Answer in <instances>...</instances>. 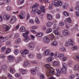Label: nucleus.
Here are the masks:
<instances>
[{
	"mask_svg": "<svg viewBox=\"0 0 79 79\" xmlns=\"http://www.w3.org/2000/svg\"><path fill=\"white\" fill-rule=\"evenodd\" d=\"M29 63V62L27 61L25 62L24 63V64H23V66L24 67H27V65H28Z\"/></svg>",
	"mask_w": 79,
	"mask_h": 79,
	"instance_id": "obj_35",
	"label": "nucleus"
},
{
	"mask_svg": "<svg viewBox=\"0 0 79 79\" xmlns=\"http://www.w3.org/2000/svg\"><path fill=\"white\" fill-rule=\"evenodd\" d=\"M44 41L46 43H49L50 42V40L47 37L45 36L44 38Z\"/></svg>",
	"mask_w": 79,
	"mask_h": 79,
	"instance_id": "obj_13",
	"label": "nucleus"
},
{
	"mask_svg": "<svg viewBox=\"0 0 79 79\" xmlns=\"http://www.w3.org/2000/svg\"><path fill=\"white\" fill-rule=\"evenodd\" d=\"M0 39H1L0 42H4V40H5V38L3 37H2V36H0Z\"/></svg>",
	"mask_w": 79,
	"mask_h": 79,
	"instance_id": "obj_32",
	"label": "nucleus"
},
{
	"mask_svg": "<svg viewBox=\"0 0 79 79\" xmlns=\"http://www.w3.org/2000/svg\"><path fill=\"white\" fill-rule=\"evenodd\" d=\"M16 21V18L15 17H13L10 20V24H13Z\"/></svg>",
	"mask_w": 79,
	"mask_h": 79,
	"instance_id": "obj_7",
	"label": "nucleus"
},
{
	"mask_svg": "<svg viewBox=\"0 0 79 79\" xmlns=\"http://www.w3.org/2000/svg\"><path fill=\"white\" fill-rule=\"evenodd\" d=\"M10 71L11 73L13 74V73H15V69L13 68H10Z\"/></svg>",
	"mask_w": 79,
	"mask_h": 79,
	"instance_id": "obj_26",
	"label": "nucleus"
},
{
	"mask_svg": "<svg viewBox=\"0 0 79 79\" xmlns=\"http://www.w3.org/2000/svg\"><path fill=\"white\" fill-rule=\"evenodd\" d=\"M46 32L47 34H48V33L52 32V29L51 28H48L46 30Z\"/></svg>",
	"mask_w": 79,
	"mask_h": 79,
	"instance_id": "obj_33",
	"label": "nucleus"
},
{
	"mask_svg": "<svg viewBox=\"0 0 79 79\" xmlns=\"http://www.w3.org/2000/svg\"><path fill=\"white\" fill-rule=\"evenodd\" d=\"M29 21V22L30 23H31V24H34V21L32 19H30Z\"/></svg>",
	"mask_w": 79,
	"mask_h": 79,
	"instance_id": "obj_50",
	"label": "nucleus"
},
{
	"mask_svg": "<svg viewBox=\"0 0 79 79\" xmlns=\"http://www.w3.org/2000/svg\"><path fill=\"white\" fill-rule=\"evenodd\" d=\"M60 15L59 14H57L56 16V18L57 19H59L60 18Z\"/></svg>",
	"mask_w": 79,
	"mask_h": 79,
	"instance_id": "obj_56",
	"label": "nucleus"
},
{
	"mask_svg": "<svg viewBox=\"0 0 79 79\" xmlns=\"http://www.w3.org/2000/svg\"><path fill=\"white\" fill-rule=\"evenodd\" d=\"M47 18L48 19H49V20H52V15H50V14H48L47 15Z\"/></svg>",
	"mask_w": 79,
	"mask_h": 79,
	"instance_id": "obj_29",
	"label": "nucleus"
},
{
	"mask_svg": "<svg viewBox=\"0 0 79 79\" xmlns=\"http://www.w3.org/2000/svg\"><path fill=\"white\" fill-rule=\"evenodd\" d=\"M21 15H19V18H20V19H23L24 18L23 17H25V16H26V14H25V12L24 11H22L21 12Z\"/></svg>",
	"mask_w": 79,
	"mask_h": 79,
	"instance_id": "obj_8",
	"label": "nucleus"
},
{
	"mask_svg": "<svg viewBox=\"0 0 79 79\" xmlns=\"http://www.w3.org/2000/svg\"><path fill=\"white\" fill-rule=\"evenodd\" d=\"M37 57L38 58L40 59L42 58V54L40 53H38L37 54Z\"/></svg>",
	"mask_w": 79,
	"mask_h": 79,
	"instance_id": "obj_30",
	"label": "nucleus"
},
{
	"mask_svg": "<svg viewBox=\"0 0 79 79\" xmlns=\"http://www.w3.org/2000/svg\"><path fill=\"white\" fill-rule=\"evenodd\" d=\"M56 79V77H53V76H52L49 78L48 79Z\"/></svg>",
	"mask_w": 79,
	"mask_h": 79,
	"instance_id": "obj_64",
	"label": "nucleus"
},
{
	"mask_svg": "<svg viewBox=\"0 0 79 79\" xmlns=\"http://www.w3.org/2000/svg\"><path fill=\"white\" fill-rule=\"evenodd\" d=\"M75 10H77V11H79V6H77L75 7Z\"/></svg>",
	"mask_w": 79,
	"mask_h": 79,
	"instance_id": "obj_63",
	"label": "nucleus"
},
{
	"mask_svg": "<svg viewBox=\"0 0 79 79\" xmlns=\"http://www.w3.org/2000/svg\"><path fill=\"white\" fill-rule=\"evenodd\" d=\"M40 78L41 79H44V75H40Z\"/></svg>",
	"mask_w": 79,
	"mask_h": 79,
	"instance_id": "obj_57",
	"label": "nucleus"
},
{
	"mask_svg": "<svg viewBox=\"0 0 79 79\" xmlns=\"http://www.w3.org/2000/svg\"><path fill=\"white\" fill-rule=\"evenodd\" d=\"M15 76L16 77H19V76H20V74L19 73H16L15 74Z\"/></svg>",
	"mask_w": 79,
	"mask_h": 79,
	"instance_id": "obj_62",
	"label": "nucleus"
},
{
	"mask_svg": "<svg viewBox=\"0 0 79 79\" xmlns=\"http://www.w3.org/2000/svg\"><path fill=\"white\" fill-rule=\"evenodd\" d=\"M63 34L64 35L66 36L69 35V32L68 30H64L63 31Z\"/></svg>",
	"mask_w": 79,
	"mask_h": 79,
	"instance_id": "obj_6",
	"label": "nucleus"
},
{
	"mask_svg": "<svg viewBox=\"0 0 79 79\" xmlns=\"http://www.w3.org/2000/svg\"><path fill=\"white\" fill-rule=\"evenodd\" d=\"M60 50L62 52H65L66 51V49L63 46H61L60 48Z\"/></svg>",
	"mask_w": 79,
	"mask_h": 79,
	"instance_id": "obj_25",
	"label": "nucleus"
},
{
	"mask_svg": "<svg viewBox=\"0 0 79 79\" xmlns=\"http://www.w3.org/2000/svg\"><path fill=\"white\" fill-rule=\"evenodd\" d=\"M64 55L63 53H61L60 54L59 58H63L64 57Z\"/></svg>",
	"mask_w": 79,
	"mask_h": 79,
	"instance_id": "obj_40",
	"label": "nucleus"
},
{
	"mask_svg": "<svg viewBox=\"0 0 79 79\" xmlns=\"http://www.w3.org/2000/svg\"><path fill=\"white\" fill-rule=\"evenodd\" d=\"M24 1V0H19L18 2L19 4H21V3H22Z\"/></svg>",
	"mask_w": 79,
	"mask_h": 79,
	"instance_id": "obj_43",
	"label": "nucleus"
},
{
	"mask_svg": "<svg viewBox=\"0 0 79 79\" xmlns=\"http://www.w3.org/2000/svg\"><path fill=\"white\" fill-rule=\"evenodd\" d=\"M10 2V1L9 0H5L4 2L5 3H9V2Z\"/></svg>",
	"mask_w": 79,
	"mask_h": 79,
	"instance_id": "obj_61",
	"label": "nucleus"
},
{
	"mask_svg": "<svg viewBox=\"0 0 79 79\" xmlns=\"http://www.w3.org/2000/svg\"><path fill=\"white\" fill-rule=\"evenodd\" d=\"M11 6H8L7 7L6 10L8 11H10L11 10Z\"/></svg>",
	"mask_w": 79,
	"mask_h": 79,
	"instance_id": "obj_38",
	"label": "nucleus"
},
{
	"mask_svg": "<svg viewBox=\"0 0 79 79\" xmlns=\"http://www.w3.org/2000/svg\"><path fill=\"white\" fill-rule=\"evenodd\" d=\"M28 56L30 58H33L34 56L33 55V54L32 53H30L28 54Z\"/></svg>",
	"mask_w": 79,
	"mask_h": 79,
	"instance_id": "obj_19",
	"label": "nucleus"
},
{
	"mask_svg": "<svg viewBox=\"0 0 79 79\" xmlns=\"http://www.w3.org/2000/svg\"><path fill=\"white\" fill-rule=\"evenodd\" d=\"M19 72L22 74H24L26 73V70L23 69H19Z\"/></svg>",
	"mask_w": 79,
	"mask_h": 79,
	"instance_id": "obj_15",
	"label": "nucleus"
},
{
	"mask_svg": "<svg viewBox=\"0 0 79 79\" xmlns=\"http://www.w3.org/2000/svg\"><path fill=\"white\" fill-rule=\"evenodd\" d=\"M48 72L49 73V74L48 75V76H52L54 74V71L53 70V69L51 68H49L48 69Z\"/></svg>",
	"mask_w": 79,
	"mask_h": 79,
	"instance_id": "obj_3",
	"label": "nucleus"
},
{
	"mask_svg": "<svg viewBox=\"0 0 79 79\" xmlns=\"http://www.w3.org/2000/svg\"><path fill=\"white\" fill-rule=\"evenodd\" d=\"M6 46H4V47H3L1 48L2 51V52H4V51H5V50H6Z\"/></svg>",
	"mask_w": 79,
	"mask_h": 79,
	"instance_id": "obj_47",
	"label": "nucleus"
},
{
	"mask_svg": "<svg viewBox=\"0 0 79 79\" xmlns=\"http://www.w3.org/2000/svg\"><path fill=\"white\" fill-rule=\"evenodd\" d=\"M60 26H64V23L63 22H60L59 23Z\"/></svg>",
	"mask_w": 79,
	"mask_h": 79,
	"instance_id": "obj_51",
	"label": "nucleus"
},
{
	"mask_svg": "<svg viewBox=\"0 0 79 79\" xmlns=\"http://www.w3.org/2000/svg\"><path fill=\"white\" fill-rule=\"evenodd\" d=\"M66 57L65 56L63 57L62 59V61H65L66 59Z\"/></svg>",
	"mask_w": 79,
	"mask_h": 79,
	"instance_id": "obj_52",
	"label": "nucleus"
},
{
	"mask_svg": "<svg viewBox=\"0 0 79 79\" xmlns=\"http://www.w3.org/2000/svg\"><path fill=\"white\" fill-rule=\"evenodd\" d=\"M20 30L22 32H25L26 31V28L24 27H22L20 28Z\"/></svg>",
	"mask_w": 79,
	"mask_h": 79,
	"instance_id": "obj_24",
	"label": "nucleus"
},
{
	"mask_svg": "<svg viewBox=\"0 0 79 79\" xmlns=\"http://www.w3.org/2000/svg\"><path fill=\"white\" fill-rule=\"evenodd\" d=\"M29 33V31H27L26 33H24L23 34V36L25 38L24 40V41L25 42H29V41L30 40L29 37L27 35Z\"/></svg>",
	"mask_w": 79,
	"mask_h": 79,
	"instance_id": "obj_2",
	"label": "nucleus"
},
{
	"mask_svg": "<svg viewBox=\"0 0 79 79\" xmlns=\"http://www.w3.org/2000/svg\"><path fill=\"white\" fill-rule=\"evenodd\" d=\"M18 36H19V34H18V33L16 34L15 35L14 38L15 39H16V38H17V37H18Z\"/></svg>",
	"mask_w": 79,
	"mask_h": 79,
	"instance_id": "obj_54",
	"label": "nucleus"
},
{
	"mask_svg": "<svg viewBox=\"0 0 79 79\" xmlns=\"http://www.w3.org/2000/svg\"><path fill=\"white\" fill-rule=\"evenodd\" d=\"M3 19L4 20L7 21L10 19V16L7 14H6L4 15Z\"/></svg>",
	"mask_w": 79,
	"mask_h": 79,
	"instance_id": "obj_9",
	"label": "nucleus"
},
{
	"mask_svg": "<svg viewBox=\"0 0 79 79\" xmlns=\"http://www.w3.org/2000/svg\"><path fill=\"white\" fill-rule=\"evenodd\" d=\"M10 52H11V49H7L6 52L5 53L6 54H8V53H10Z\"/></svg>",
	"mask_w": 79,
	"mask_h": 79,
	"instance_id": "obj_41",
	"label": "nucleus"
},
{
	"mask_svg": "<svg viewBox=\"0 0 79 79\" xmlns=\"http://www.w3.org/2000/svg\"><path fill=\"white\" fill-rule=\"evenodd\" d=\"M56 6H62V5H63V3L60 1H58L57 2H56Z\"/></svg>",
	"mask_w": 79,
	"mask_h": 79,
	"instance_id": "obj_17",
	"label": "nucleus"
},
{
	"mask_svg": "<svg viewBox=\"0 0 79 79\" xmlns=\"http://www.w3.org/2000/svg\"><path fill=\"white\" fill-rule=\"evenodd\" d=\"M47 60L48 62H51L53 60V57H50L48 58Z\"/></svg>",
	"mask_w": 79,
	"mask_h": 79,
	"instance_id": "obj_22",
	"label": "nucleus"
},
{
	"mask_svg": "<svg viewBox=\"0 0 79 79\" xmlns=\"http://www.w3.org/2000/svg\"><path fill=\"white\" fill-rule=\"evenodd\" d=\"M53 64L54 65V66H59V63L58 61H54L53 62Z\"/></svg>",
	"mask_w": 79,
	"mask_h": 79,
	"instance_id": "obj_23",
	"label": "nucleus"
},
{
	"mask_svg": "<svg viewBox=\"0 0 79 79\" xmlns=\"http://www.w3.org/2000/svg\"><path fill=\"white\" fill-rule=\"evenodd\" d=\"M31 63H33V64H37V62L35 60H31Z\"/></svg>",
	"mask_w": 79,
	"mask_h": 79,
	"instance_id": "obj_49",
	"label": "nucleus"
},
{
	"mask_svg": "<svg viewBox=\"0 0 79 79\" xmlns=\"http://www.w3.org/2000/svg\"><path fill=\"white\" fill-rule=\"evenodd\" d=\"M57 44V42L56 41H54L53 42L51 43V45L53 46H56Z\"/></svg>",
	"mask_w": 79,
	"mask_h": 79,
	"instance_id": "obj_27",
	"label": "nucleus"
},
{
	"mask_svg": "<svg viewBox=\"0 0 79 79\" xmlns=\"http://www.w3.org/2000/svg\"><path fill=\"white\" fill-rule=\"evenodd\" d=\"M76 16L77 17H78V16H79V12L78 11H76Z\"/></svg>",
	"mask_w": 79,
	"mask_h": 79,
	"instance_id": "obj_59",
	"label": "nucleus"
},
{
	"mask_svg": "<svg viewBox=\"0 0 79 79\" xmlns=\"http://www.w3.org/2000/svg\"><path fill=\"white\" fill-rule=\"evenodd\" d=\"M7 58L10 62H13L15 60V58H14V57L11 55L8 56L7 57Z\"/></svg>",
	"mask_w": 79,
	"mask_h": 79,
	"instance_id": "obj_4",
	"label": "nucleus"
},
{
	"mask_svg": "<svg viewBox=\"0 0 79 79\" xmlns=\"http://www.w3.org/2000/svg\"><path fill=\"white\" fill-rule=\"evenodd\" d=\"M50 53V50L49 49H47L44 52L43 55L45 56H47L49 55Z\"/></svg>",
	"mask_w": 79,
	"mask_h": 79,
	"instance_id": "obj_5",
	"label": "nucleus"
},
{
	"mask_svg": "<svg viewBox=\"0 0 79 79\" xmlns=\"http://www.w3.org/2000/svg\"><path fill=\"white\" fill-rule=\"evenodd\" d=\"M20 41V40L19 39H18L17 40H16L15 42L16 44H19V43Z\"/></svg>",
	"mask_w": 79,
	"mask_h": 79,
	"instance_id": "obj_45",
	"label": "nucleus"
},
{
	"mask_svg": "<svg viewBox=\"0 0 79 79\" xmlns=\"http://www.w3.org/2000/svg\"><path fill=\"white\" fill-rule=\"evenodd\" d=\"M63 15H64L65 16H68L69 15L68 13V12L65 11H64Z\"/></svg>",
	"mask_w": 79,
	"mask_h": 79,
	"instance_id": "obj_36",
	"label": "nucleus"
},
{
	"mask_svg": "<svg viewBox=\"0 0 79 79\" xmlns=\"http://www.w3.org/2000/svg\"><path fill=\"white\" fill-rule=\"evenodd\" d=\"M49 39L51 40H53L54 39V35H51L50 36Z\"/></svg>",
	"mask_w": 79,
	"mask_h": 79,
	"instance_id": "obj_31",
	"label": "nucleus"
},
{
	"mask_svg": "<svg viewBox=\"0 0 79 79\" xmlns=\"http://www.w3.org/2000/svg\"><path fill=\"white\" fill-rule=\"evenodd\" d=\"M22 55L23 57H26V54L23 52L22 53Z\"/></svg>",
	"mask_w": 79,
	"mask_h": 79,
	"instance_id": "obj_58",
	"label": "nucleus"
},
{
	"mask_svg": "<svg viewBox=\"0 0 79 79\" xmlns=\"http://www.w3.org/2000/svg\"><path fill=\"white\" fill-rule=\"evenodd\" d=\"M75 76L74 75H71L69 76V77L70 79H73V78H74V77Z\"/></svg>",
	"mask_w": 79,
	"mask_h": 79,
	"instance_id": "obj_55",
	"label": "nucleus"
},
{
	"mask_svg": "<svg viewBox=\"0 0 79 79\" xmlns=\"http://www.w3.org/2000/svg\"><path fill=\"white\" fill-rule=\"evenodd\" d=\"M68 66L69 67H71L73 66V63L70 62L68 64Z\"/></svg>",
	"mask_w": 79,
	"mask_h": 79,
	"instance_id": "obj_53",
	"label": "nucleus"
},
{
	"mask_svg": "<svg viewBox=\"0 0 79 79\" xmlns=\"http://www.w3.org/2000/svg\"><path fill=\"white\" fill-rule=\"evenodd\" d=\"M40 8L43 13H45V8L44 6H40Z\"/></svg>",
	"mask_w": 79,
	"mask_h": 79,
	"instance_id": "obj_21",
	"label": "nucleus"
},
{
	"mask_svg": "<svg viewBox=\"0 0 79 79\" xmlns=\"http://www.w3.org/2000/svg\"><path fill=\"white\" fill-rule=\"evenodd\" d=\"M62 66L63 69H62L61 70L58 68L56 69L57 71V73L55 74L56 76H59L61 73H62L63 74H65L66 73V69L67 68V65L64 63H62Z\"/></svg>",
	"mask_w": 79,
	"mask_h": 79,
	"instance_id": "obj_1",
	"label": "nucleus"
},
{
	"mask_svg": "<svg viewBox=\"0 0 79 79\" xmlns=\"http://www.w3.org/2000/svg\"><path fill=\"white\" fill-rule=\"evenodd\" d=\"M19 52V50H18V49H16L15 52V53L16 55L17 54H18Z\"/></svg>",
	"mask_w": 79,
	"mask_h": 79,
	"instance_id": "obj_48",
	"label": "nucleus"
},
{
	"mask_svg": "<svg viewBox=\"0 0 79 79\" xmlns=\"http://www.w3.org/2000/svg\"><path fill=\"white\" fill-rule=\"evenodd\" d=\"M43 35V33H40L36 35V37H42Z\"/></svg>",
	"mask_w": 79,
	"mask_h": 79,
	"instance_id": "obj_37",
	"label": "nucleus"
},
{
	"mask_svg": "<svg viewBox=\"0 0 79 79\" xmlns=\"http://www.w3.org/2000/svg\"><path fill=\"white\" fill-rule=\"evenodd\" d=\"M3 28L5 29V31H8L10 29V27L6 25H4Z\"/></svg>",
	"mask_w": 79,
	"mask_h": 79,
	"instance_id": "obj_14",
	"label": "nucleus"
},
{
	"mask_svg": "<svg viewBox=\"0 0 79 79\" xmlns=\"http://www.w3.org/2000/svg\"><path fill=\"white\" fill-rule=\"evenodd\" d=\"M31 73L32 74H33V75H35V72L34 69H31Z\"/></svg>",
	"mask_w": 79,
	"mask_h": 79,
	"instance_id": "obj_39",
	"label": "nucleus"
},
{
	"mask_svg": "<svg viewBox=\"0 0 79 79\" xmlns=\"http://www.w3.org/2000/svg\"><path fill=\"white\" fill-rule=\"evenodd\" d=\"M52 23L50 22H48L47 23V26L48 27H50L51 26Z\"/></svg>",
	"mask_w": 79,
	"mask_h": 79,
	"instance_id": "obj_28",
	"label": "nucleus"
},
{
	"mask_svg": "<svg viewBox=\"0 0 79 79\" xmlns=\"http://www.w3.org/2000/svg\"><path fill=\"white\" fill-rule=\"evenodd\" d=\"M52 4L54 5V6H56V3L55 2H52Z\"/></svg>",
	"mask_w": 79,
	"mask_h": 79,
	"instance_id": "obj_60",
	"label": "nucleus"
},
{
	"mask_svg": "<svg viewBox=\"0 0 79 79\" xmlns=\"http://www.w3.org/2000/svg\"><path fill=\"white\" fill-rule=\"evenodd\" d=\"M39 6V4L37 3H35L34 5H33L32 6V8L33 9V10H37V7Z\"/></svg>",
	"mask_w": 79,
	"mask_h": 79,
	"instance_id": "obj_12",
	"label": "nucleus"
},
{
	"mask_svg": "<svg viewBox=\"0 0 79 79\" xmlns=\"http://www.w3.org/2000/svg\"><path fill=\"white\" fill-rule=\"evenodd\" d=\"M37 10H38L37 9H33V8H32V10L31 12V15H35V14H36V13H37Z\"/></svg>",
	"mask_w": 79,
	"mask_h": 79,
	"instance_id": "obj_16",
	"label": "nucleus"
},
{
	"mask_svg": "<svg viewBox=\"0 0 79 79\" xmlns=\"http://www.w3.org/2000/svg\"><path fill=\"white\" fill-rule=\"evenodd\" d=\"M28 46L30 48L33 49L34 47V44L32 42H30L28 44Z\"/></svg>",
	"mask_w": 79,
	"mask_h": 79,
	"instance_id": "obj_11",
	"label": "nucleus"
},
{
	"mask_svg": "<svg viewBox=\"0 0 79 79\" xmlns=\"http://www.w3.org/2000/svg\"><path fill=\"white\" fill-rule=\"evenodd\" d=\"M36 49L37 52H39L40 48V47H39V46H37L36 47Z\"/></svg>",
	"mask_w": 79,
	"mask_h": 79,
	"instance_id": "obj_42",
	"label": "nucleus"
},
{
	"mask_svg": "<svg viewBox=\"0 0 79 79\" xmlns=\"http://www.w3.org/2000/svg\"><path fill=\"white\" fill-rule=\"evenodd\" d=\"M67 21H68V22L69 23H71V18H69L68 19H66L65 20H64L65 23H66V22H67Z\"/></svg>",
	"mask_w": 79,
	"mask_h": 79,
	"instance_id": "obj_20",
	"label": "nucleus"
},
{
	"mask_svg": "<svg viewBox=\"0 0 79 79\" xmlns=\"http://www.w3.org/2000/svg\"><path fill=\"white\" fill-rule=\"evenodd\" d=\"M54 33L56 35H60V33L58 32V31L57 30H55L54 31Z\"/></svg>",
	"mask_w": 79,
	"mask_h": 79,
	"instance_id": "obj_34",
	"label": "nucleus"
},
{
	"mask_svg": "<svg viewBox=\"0 0 79 79\" xmlns=\"http://www.w3.org/2000/svg\"><path fill=\"white\" fill-rule=\"evenodd\" d=\"M60 52L58 51H57L56 52V53L54 55V56L55 58H59V56H60Z\"/></svg>",
	"mask_w": 79,
	"mask_h": 79,
	"instance_id": "obj_18",
	"label": "nucleus"
},
{
	"mask_svg": "<svg viewBox=\"0 0 79 79\" xmlns=\"http://www.w3.org/2000/svg\"><path fill=\"white\" fill-rule=\"evenodd\" d=\"M35 21L37 24H39L40 22L39 20V19L37 18H36L35 19Z\"/></svg>",
	"mask_w": 79,
	"mask_h": 79,
	"instance_id": "obj_44",
	"label": "nucleus"
},
{
	"mask_svg": "<svg viewBox=\"0 0 79 79\" xmlns=\"http://www.w3.org/2000/svg\"><path fill=\"white\" fill-rule=\"evenodd\" d=\"M23 52H24L26 55L29 53V51L28 50H24Z\"/></svg>",
	"mask_w": 79,
	"mask_h": 79,
	"instance_id": "obj_46",
	"label": "nucleus"
},
{
	"mask_svg": "<svg viewBox=\"0 0 79 79\" xmlns=\"http://www.w3.org/2000/svg\"><path fill=\"white\" fill-rule=\"evenodd\" d=\"M73 42H73V41L72 40L69 39L68 41L66 42L65 43V46L68 47V46H69V44H71V43H73Z\"/></svg>",
	"mask_w": 79,
	"mask_h": 79,
	"instance_id": "obj_10",
	"label": "nucleus"
}]
</instances>
